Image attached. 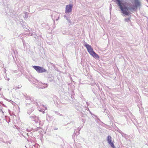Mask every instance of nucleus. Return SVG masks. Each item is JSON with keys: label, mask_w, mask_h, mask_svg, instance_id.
<instances>
[{"label": "nucleus", "mask_w": 148, "mask_h": 148, "mask_svg": "<svg viewBox=\"0 0 148 148\" xmlns=\"http://www.w3.org/2000/svg\"><path fill=\"white\" fill-rule=\"evenodd\" d=\"M120 5L119 3V2H117L118 5L119 7L121 10L122 11V13L126 15H129V11H132L134 10L135 9V7L134 5H129V7H126V6L124 5V4L121 3L119 0Z\"/></svg>", "instance_id": "obj_1"}, {"label": "nucleus", "mask_w": 148, "mask_h": 148, "mask_svg": "<svg viewBox=\"0 0 148 148\" xmlns=\"http://www.w3.org/2000/svg\"><path fill=\"white\" fill-rule=\"evenodd\" d=\"M33 68L39 73H41L46 72V70L43 67L37 66H33Z\"/></svg>", "instance_id": "obj_2"}, {"label": "nucleus", "mask_w": 148, "mask_h": 148, "mask_svg": "<svg viewBox=\"0 0 148 148\" xmlns=\"http://www.w3.org/2000/svg\"><path fill=\"white\" fill-rule=\"evenodd\" d=\"M84 45L87 48L88 52L90 55L92 54V53L94 51H93V49L91 46L90 45L87 44L86 42H85L84 44Z\"/></svg>", "instance_id": "obj_3"}, {"label": "nucleus", "mask_w": 148, "mask_h": 148, "mask_svg": "<svg viewBox=\"0 0 148 148\" xmlns=\"http://www.w3.org/2000/svg\"><path fill=\"white\" fill-rule=\"evenodd\" d=\"M73 5L72 4H69L67 5L66 6L65 12L69 13L72 11Z\"/></svg>", "instance_id": "obj_4"}, {"label": "nucleus", "mask_w": 148, "mask_h": 148, "mask_svg": "<svg viewBox=\"0 0 148 148\" xmlns=\"http://www.w3.org/2000/svg\"><path fill=\"white\" fill-rule=\"evenodd\" d=\"M111 139L112 138L110 136H108L107 140L108 143L111 145L112 148H115V146L114 145L113 143L111 142Z\"/></svg>", "instance_id": "obj_5"}, {"label": "nucleus", "mask_w": 148, "mask_h": 148, "mask_svg": "<svg viewBox=\"0 0 148 148\" xmlns=\"http://www.w3.org/2000/svg\"><path fill=\"white\" fill-rule=\"evenodd\" d=\"M135 8L139 7L140 5V2L138 0H135Z\"/></svg>", "instance_id": "obj_6"}, {"label": "nucleus", "mask_w": 148, "mask_h": 148, "mask_svg": "<svg viewBox=\"0 0 148 148\" xmlns=\"http://www.w3.org/2000/svg\"><path fill=\"white\" fill-rule=\"evenodd\" d=\"M91 55L95 58H99V56L97 54H96L94 51L92 53V54H91Z\"/></svg>", "instance_id": "obj_7"}, {"label": "nucleus", "mask_w": 148, "mask_h": 148, "mask_svg": "<svg viewBox=\"0 0 148 148\" xmlns=\"http://www.w3.org/2000/svg\"><path fill=\"white\" fill-rule=\"evenodd\" d=\"M125 20L126 22H128L130 20L129 18H127L125 19Z\"/></svg>", "instance_id": "obj_8"}, {"label": "nucleus", "mask_w": 148, "mask_h": 148, "mask_svg": "<svg viewBox=\"0 0 148 148\" xmlns=\"http://www.w3.org/2000/svg\"><path fill=\"white\" fill-rule=\"evenodd\" d=\"M66 20L69 22H70L69 20V18H68L67 17H66Z\"/></svg>", "instance_id": "obj_9"}, {"label": "nucleus", "mask_w": 148, "mask_h": 148, "mask_svg": "<svg viewBox=\"0 0 148 148\" xmlns=\"http://www.w3.org/2000/svg\"><path fill=\"white\" fill-rule=\"evenodd\" d=\"M116 1H117V2H119V3L120 5V2H119V0H116Z\"/></svg>", "instance_id": "obj_10"}, {"label": "nucleus", "mask_w": 148, "mask_h": 148, "mask_svg": "<svg viewBox=\"0 0 148 148\" xmlns=\"http://www.w3.org/2000/svg\"><path fill=\"white\" fill-rule=\"evenodd\" d=\"M59 18V17L58 16V19H56V21L58 20V19Z\"/></svg>", "instance_id": "obj_11"}, {"label": "nucleus", "mask_w": 148, "mask_h": 148, "mask_svg": "<svg viewBox=\"0 0 148 148\" xmlns=\"http://www.w3.org/2000/svg\"><path fill=\"white\" fill-rule=\"evenodd\" d=\"M64 17L66 18V17H67L66 15H64Z\"/></svg>", "instance_id": "obj_12"}, {"label": "nucleus", "mask_w": 148, "mask_h": 148, "mask_svg": "<svg viewBox=\"0 0 148 148\" xmlns=\"http://www.w3.org/2000/svg\"><path fill=\"white\" fill-rule=\"evenodd\" d=\"M55 14L56 16H57V15H58V14Z\"/></svg>", "instance_id": "obj_13"}, {"label": "nucleus", "mask_w": 148, "mask_h": 148, "mask_svg": "<svg viewBox=\"0 0 148 148\" xmlns=\"http://www.w3.org/2000/svg\"><path fill=\"white\" fill-rule=\"evenodd\" d=\"M9 78L8 79V80H9Z\"/></svg>", "instance_id": "obj_14"}, {"label": "nucleus", "mask_w": 148, "mask_h": 148, "mask_svg": "<svg viewBox=\"0 0 148 148\" xmlns=\"http://www.w3.org/2000/svg\"><path fill=\"white\" fill-rule=\"evenodd\" d=\"M1 90V89H0V90Z\"/></svg>", "instance_id": "obj_15"}]
</instances>
